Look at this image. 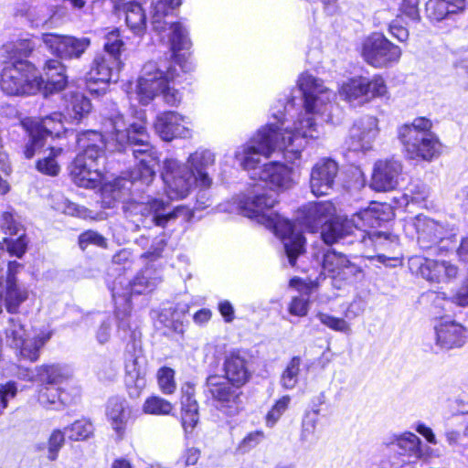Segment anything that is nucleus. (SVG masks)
<instances>
[{
  "label": "nucleus",
  "mask_w": 468,
  "mask_h": 468,
  "mask_svg": "<svg viewBox=\"0 0 468 468\" xmlns=\"http://www.w3.org/2000/svg\"><path fill=\"white\" fill-rule=\"evenodd\" d=\"M78 144L84 151L79 154L69 167L72 181L84 188H96L102 184L103 173L100 161L104 155L105 144L102 135L94 131L84 133L78 138Z\"/></svg>",
  "instance_id": "nucleus-4"
},
{
  "label": "nucleus",
  "mask_w": 468,
  "mask_h": 468,
  "mask_svg": "<svg viewBox=\"0 0 468 468\" xmlns=\"http://www.w3.org/2000/svg\"><path fill=\"white\" fill-rule=\"evenodd\" d=\"M365 100L366 102L375 98H388V90L384 78L375 75L371 79L365 77Z\"/></svg>",
  "instance_id": "nucleus-42"
},
{
  "label": "nucleus",
  "mask_w": 468,
  "mask_h": 468,
  "mask_svg": "<svg viewBox=\"0 0 468 468\" xmlns=\"http://www.w3.org/2000/svg\"><path fill=\"white\" fill-rule=\"evenodd\" d=\"M79 244L82 250H85L90 244L104 248L106 247V239L98 232L88 230L80 236Z\"/></svg>",
  "instance_id": "nucleus-59"
},
{
  "label": "nucleus",
  "mask_w": 468,
  "mask_h": 468,
  "mask_svg": "<svg viewBox=\"0 0 468 468\" xmlns=\"http://www.w3.org/2000/svg\"><path fill=\"white\" fill-rule=\"evenodd\" d=\"M467 9V0H428L425 5L427 18L431 22H441Z\"/></svg>",
  "instance_id": "nucleus-27"
},
{
  "label": "nucleus",
  "mask_w": 468,
  "mask_h": 468,
  "mask_svg": "<svg viewBox=\"0 0 468 468\" xmlns=\"http://www.w3.org/2000/svg\"><path fill=\"white\" fill-rule=\"evenodd\" d=\"M17 394V386L14 381L0 384V416L8 406L9 399H14Z\"/></svg>",
  "instance_id": "nucleus-56"
},
{
  "label": "nucleus",
  "mask_w": 468,
  "mask_h": 468,
  "mask_svg": "<svg viewBox=\"0 0 468 468\" xmlns=\"http://www.w3.org/2000/svg\"><path fill=\"white\" fill-rule=\"evenodd\" d=\"M181 4L182 0H156L152 5L153 27L159 33L168 31L167 37L175 57V64H180L178 52L187 50L191 43L187 31L181 23H167L164 18Z\"/></svg>",
  "instance_id": "nucleus-9"
},
{
  "label": "nucleus",
  "mask_w": 468,
  "mask_h": 468,
  "mask_svg": "<svg viewBox=\"0 0 468 468\" xmlns=\"http://www.w3.org/2000/svg\"><path fill=\"white\" fill-rule=\"evenodd\" d=\"M117 373V367L112 361L102 362L97 369V375L101 380H112Z\"/></svg>",
  "instance_id": "nucleus-63"
},
{
  "label": "nucleus",
  "mask_w": 468,
  "mask_h": 468,
  "mask_svg": "<svg viewBox=\"0 0 468 468\" xmlns=\"http://www.w3.org/2000/svg\"><path fill=\"white\" fill-rule=\"evenodd\" d=\"M158 385L165 394H172L176 390L175 371L170 367H162L157 373Z\"/></svg>",
  "instance_id": "nucleus-52"
},
{
  "label": "nucleus",
  "mask_w": 468,
  "mask_h": 468,
  "mask_svg": "<svg viewBox=\"0 0 468 468\" xmlns=\"http://www.w3.org/2000/svg\"><path fill=\"white\" fill-rule=\"evenodd\" d=\"M411 264L419 266L420 274L427 281L439 282L443 279L444 261L414 258L411 260Z\"/></svg>",
  "instance_id": "nucleus-38"
},
{
  "label": "nucleus",
  "mask_w": 468,
  "mask_h": 468,
  "mask_svg": "<svg viewBox=\"0 0 468 468\" xmlns=\"http://www.w3.org/2000/svg\"><path fill=\"white\" fill-rule=\"evenodd\" d=\"M0 88L7 95H33L40 91L42 77L31 62L13 57L2 69Z\"/></svg>",
  "instance_id": "nucleus-7"
},
{
  "label": "nucleus",
  "mask_w": 468,
  "mask_h": 468,
  "mask_svg": "<svg viewBox=\"0 0 468 468\" xmlns=\"http://www.w3.org/2000/svg\"><path fill=\"white\" fill-rule=\"evenodd\" d=\"M207 387L217 403V407L227 415H235L239 409V388L231 385L226 378L215 376L207 378Z\"/></svg>",
  "instance_id": "nucleus-14"
},
{
  "label": "nucleus",
  "mask_w": 468,
  "mask_h": 468,
  "mask_svg": "<svg viewBox=\"0 0 468 468\" xmlns=\"http://www.w3.org/2000/svg\"><path fill=\"white\" fill-rule=\"evenodd\" d=\"M23 264L10 261L7 266L5 286V306L8 313L16 314L20 305L28 299V289L19 283L17 274L23 270Z\"/></svg>",
  "instance_id": "nucleus-18"
},
{
  "label": "nucleus",
  "mask_w": 468,
  "mask_h": 468,
  "mask_svg": "<svg viewBox=\"0 0 468 468\" xmlns=\"http://www.w3.org/2000/svg\"><path fill=\"white\" fill-rule=\"evenodd\" d=\"M401 55V48L379 33L371 34L362 42V58L376 69L389 68L398 64Z\"/></svg>",
  "instance_id": "nucleus-11"
},
{
  "label": "nucleus",
  "mask_w": 468,
  "mask_h": 468,
  "mask_svg": "<svg viewBox=\"0 0 468 468\" xmlns=\"http://www.w3.org/2000/svg\"><path fill=\"white\" fill-rule=\"evenodd\" d=\"M145 368L142 358L130 356L125 361V385L131 398L140 396L146 386Z\"/></svg>",
  "instance_id": "nucleus-28"
},
{
  "label": "nucleus",
  "mask_w": 468,
  "mask_h": 468,
  "mask_svg": "<svg viewBox=\"0 0 468 468\" xmlns=\"http://www.w3.org/2000/svg\"><path fill=\"white\" fill-rule=\"evenodd\" d=\"M105 414L116 439L122 440L132 418V409L127 400L120 397L111 398L107 402Z\"/></svg>",
  "instance_id": "nucleus-25"
},
{
  "label": "nucleus",
  "mask_w": 468,
  "mask_h": 468,
  "mask_svg": "<svg viewBox=\"0 0 468 468\" xmlns=\"http://www.w3.org/2000/svg\"><path fill=\"white\" fill-rule=\"evenodd\" d=\"M348 260L349 259L341 252L327 250L323 253L322 267L324 271L327 272L334 280L337 271H341L342 267L347 263Z\"/></svg>",
  "instance_id": "nucleus-41"
},
{
  "label": "nucleus",
  "mask_w": 468,
  "mask_h": 468,
  "mask_svg": "<svg viewBox=\"0 0 468 468\" xmlns=\"http://www.w3.org/2000/svg\"><path fill=\"white\" fill-rule=\"evenodd\" d=\"M434 330L436 345L441 349L460 348L468 342V329L454 321L441 322Z\"/></svg>",
  "instance_id": "nucleus-24"
},
{
  "label": "nucleus",
  "mask_w": 468,
  "mask_h": 468,
  "mask_svg": "<svg viewBox=\"0 0 468 468\" xmlns=\"http://www.w3.org/2000/svg\"><path fill=\"white\" fill-rule=\"evenodd\" d=\"M65 431L69 440L79 441L90 438L93 435L94 428L90 420L81 419L66 427Z\"/></svg>",
  "instance_id": "nucleus-43"
},
{
  "label": "nucleus",
  "mask_w": 468,
  "mask_h": 468,
  "mask_svg": "<svg viewBox=\"0 0 468 468\" xmlns=\"http://www.w3.org/2000/svg\"><path fill=\"white\" fill-rule=\"evenodd\" d=\"M303 224L314 231L319 225L325 224L335 213L331 202H315L305 205L303 209Z\"/></svg>",
  "instance_id": "nucleus-29"
},
{
  "label": "nucleus",
  "mask_w": 468,
  "mask_h": 468,
  "mask_svg": "<svg viewBox=\"0 0 468 468\" xmlns=\"http://www.w3.org/2000/svg\"><path fill=\"white\" fill-rule=\"evenodd\" d=\"M290 403L291 397L289 395H284L280 398L267 413L266 425L268 427L274 426L283 413L288 410Z\"/></svg>",
  "instance_id": "nucleus-50"
},
{
  "label": "nucleus",
  "mask_w": 468,
  "mask_h": 468,
  "mask_svg": "<svg viewBox=\"0 0 468 468\" xmlns=\"http://www.w3.org/2000/svg\"><path fill=\"white\" fill-rule=\"evenodd\" d=\"M379 133L378 120L370 115L356 120L349 131L346 144L352 151H368Z\"/></svg>",
  "instance_id": "nucleus-15"
},
{
  "label": "nucleus",
  "mask_w": 468,
  "mask_h": 468,
  "mask_svg": "<svg viewBox=\"0 0 468 468\" xmlns=\"http://www.w3.org/2000/svg\"><path fill=\"white\" fill-rule=\"evenodd\" d=\"M4 242L6 245L7 251L12 256L22 258V256L26 253L27 239L24 234L20 235L16 239L5 238L4 239Z\"/></svg>",
  "instance_id": "nucleus-57"
},
{
  "label": "nucleus",
  "mask_w": 468,
  "mask_h": 468,
  "mask_svg": "<svg viewBox=\"0 0 468 468\" xmlns=\"http://www.w3.org/2000/svg\"><path fill=\"white\" fill-rule=\"evenodd\" d=\"M55 208L66 215L82 218H90V212L87 208L84 207H80L77 204L72 203L63 197L55 203Z\"/></svg>",
  "instance_id": "nucleus-51"
},
{
  "label": "nucleus",
  "mask_w": 468,
  "mask_h": 468,
  "mask_svg": "<svg viewBox=\"0 0 468 468\" xmlns=\"http://www.w3.org/2000/svg\"><path fill=\"white\" fill-rule=\"evenodd\" d=\"M37 399L47 409L58 410L62 405L59 389L54 386L43 384L38 390Z\"/></svg>",
  "instance_id": "nucleus-45"
},
{
  "label": "nucleus",
  "mask_w": 468,
  "mask_h": 468,
  "mask_svg": "<svg viewBox=\"0 0 468 468\" xmlns=\"http://www.w3.org/2000/svg\"><path fill=\"white\" fill-rule=\"evenodd\" d=\"M48 328H36L24 324L19 319L11 318L6 328V338L20 359L36 362L45 345L52 337Z\"/></svg>",
  "instance_id": "nucleus-8"
},
{
  "label": "nucleus",
  "mask_w": 468,
  "mask_h": 468,
  "mask_svg": "<svg viewBox=\"0 0 468 468\" xmlns=\"http://www.w3.org/2000/svg\"><path fill=\"white\" fill-rule=\"evenodd\" d=\"M0 227L9 235H16L19 232V224L14 218L10 212H4L0 219Z\"/></svg>",
  "instance_id": "nucleus-62"
},
{
  "label": "nucleus",
  "mask_w": 468,
  "mask_h": 468,
  "mask_svg": "<svg viewBox=\"0 0 468 468\" xmlns=\"http://www.w3.org/2000/svg\"><path fill=\"white\" fill-rule=\"evenodd\" d=\"M154 127L164 141L188 138L192 134L190 122L176 112H165L157 115Z\"/></svg>",
  "instance_id": "nucleus-19"
},
{
  "label": "nucleus",
  "mask_w": 468,
  "mask_h": 468,
  "mask_svg": "<svg viewBox=\"0 0 468 468\" xmlns=\"http://www.w3.org/2000/svg\"><path fill=\"white\" fill-rule=\"evenodd\" d=\"M46 81L42 79V91L45 95L59 91L67 83L64 66L57 59H49L44 67Z\"/></svg>",
  "instance_id": "nucleus-32"
},
{
  "label": "nucleus",
  "mask_w": 468,
  "mask_h": 468,
  "mask_svg": "<svg viewBox=\"0 0 468 468\" xmlns=\"http://www.w3.org/2000/svg\"><path fill=\"white\" fill-rule=\"evenodd\" d=\"M365 90V77L362 76L347 79L338 87L339 97L354 105L366 102Z\"/></svg>",
  "instance_id": "nucleus-34"
},
{
  "label": "nucleus",
  "mask_w": 468,
  "mask_h": 468,
  "mask_svg": "<svg viewBox=\"0 0 468 468\" xmlns=\"http://www.w3.org/2000/svg\"><path fill=\"white\" fill-rule=\"evenodd\" d=\"M125 13L127 27L135 34L142 35L146 27V17L141 4L126 2L122 7Z\"/></svg>",
  "instance_id": "nucleus-36"
},
{
  "label": "nucleus",
  "mask_w": 468,
  "mask_h": 468,
  "mask_svg": "<svg viewBox=\"0 0 468 468\" xmlns=\"http://www.w3.org/2000/svg\"><path fill=\"white\" fill-rule=\"evenodd\" d=\"M168 207L169 202L160 198H152L144 205V210L153 217V222L162 228L185 222L191 217L190 210L184 206H177L171 211Z\"/></svg>",
  "instance_id": "nucleus-21"
},
{
  "label": "nucleus",
  "mask_w": 468,
  "mask_h": 468,
  "mask_svg": "<svg viewBox=\"0 0 468 468\" xmlns=\"http://www.w3.org/2000/svg\"><path fill=\"white\" fill-rule=\"evenodd\" d=\"M318 414L319 410L316 409L303 416L299 440L304 448H313L319 440L317 432Z\"/></svg>",
  "instance_id": "nucleus-37"
},
{
  "label": "nucleus",
  "mask_w": 468,
  "mask_h": 468,
  "mask_svg": "<svg viewBox=\"0 0 468 468\" xmlns=\"http://www.w3.org/2000/svg\"><path fill=\"white\" fill-rule=\"evenodd\" d=\"M399 11L410 20H419V0H402Z\"/></svg>",
  "instance_id": "nucleus-61"
},
{
  "label": "nucleus",
  "mask_w": 468,
  "mask_h": 468,
  "mask_svg": "<svg viewBox=\"0 0 468 468\" xmlns=\"http://www.w3.org/2000/svg\"><path fill=\"white\" fill-rule=\"evenodd\" d=\"M22 124L30 137L24 151L25 156L28 159L32 158L36 152L44 146L46 136H59L65 131L60 112H54L40 121L27 119L23 121Z\"/></svg>",
  "instance_id": "nucleus-12"
},
{
  "label": "nucleus",
  "mask_w": 468,
  "mask_h": 468,
  "mask_svg": "<svg viewBox=\"0 0 468 468\" xmlns=\"http://www.w3.org/2000/svg\"><path fill=\"white\" fill-rule=\"evenodd\" d=\"M407 228H412L416 231L418 241L423 248H431L433 244L442 242L452 236L440 222L423 215L411 218Z\"/></svg>",
  "instance_id": "nucleus-17"
},
{
  "label": "nucleus",
  "mask_w": 468,
  "mask_h": 468,
  "mask_svg": "<svg viewBox=\"0 0 468 468\" xmlns=\"http://www.w3.org/2000/svg\"><path fill=\"white\" fill-rule=\"evenodd\" d=\"M190 168L176 159H165L161 172L165 194L170 200L188 196L197 178L205 180V153L196 152L188 160Z\"/></svg>",
  "instance_id": "nucleus-6"
},
{
  "label": "nucleus",
  "mask_w": 468,
  "mask_h": 468,
  "mask_svg": "<svg viewBox=\"0 0 468 468\" xmlns=\"http://www.w3.org/2000/svg\"><path fill=\"white\" fill-rule=\"evenodd\" d=\"M173 405L163 398L152 396L145 399L143 412L150 415H168L173 410Z\"/></svg>",
  "instance_id": "nucleus-46"
},
{
  "label": "nucleus",
  "mask_w": 468,
  "mask_h": 468,
  "mask_svg": "<svg viewBox=\"0 0 468 468\" xmlns=\"http://www.w3.org/2000/svg\"><path fill=\"white\" fill-rule=\"evenodd\" d=\"M288 311L294 316H305L309 311V299L302 295L292 297L289 303Z\"/></svg>",
  "instance_id": "nucleus-58"
},
{
  "label": "nucleus",
  "mask_w": 468,
  "mask_h": 468,
  "mask_svg": "<svg viewBox=\"0 0 468 468\" xmlns=\"http://www.w3.org/2000/svg\"><path fill=\"white\" fill-rule=\"evenodd\" d=\"M315 316L322 324L333 331L345 335L352 333L351 324L344 317H336L324 312H318Z\"/></svg>",
  "instance_id": "nucleus-44"
},
{
  "label": "nucleus",
  "mask_w": 468,
  "mask_h": 468,
  "mask_svg": "<svg viewBox=\"0 0 468 468\" xmlns=\"http://www.w3.org/2000/svg\"><path fill=\"white\" fill-rule=\"evenodd\" d=\"M64 118L80 122L91 110L90 100L82 93L70 91L64 95Z\"/></svg>",
  "instance_id": "nucleus-31"
},
{
  "label": "nucleus",
  "mask_w": 468,
  "mask_h": 468,
  "mask_svg": "<svg viewBox=\"0 0 468 468\" xmlns=\"http://www.w3.org/2000/svg\"><path fill=\"white\" fill-rule=\"evenodd\" d=\"M121 60L114 55L101 54L95 57L90 71L86 75L87 82L108 83L117 77Z\"/></svg>",
  "instance_id": "nucleus-26"
},
{
  "label": "nucleus",
  "mask_w": 468,
  "mask_h": 468,
  "mask_svg": "<svg viewBox=\"0 0 468 468\" xmlns=\"http://www.w3.org/2000/svg\"><path fill=\"white\" fill-rule=\"evenodd\" d=\"M42 41L51 53L61 58H79L90 47V40L88 37L77 38L71 36L57 34H43Z\"/></svg>",
  "instance_id": "nucleus-16"
},
{
  "label": "nucleus",
  "mask_w": 468,
  "mask_h": 468,
  "mask_svg": "<svg viewBox=\"0 0 468 468\" xmlns=\"http://www.w3.org/2000/svg\"><path fill=\"white\" fill-rule=\"evenodd\" d=\"M226 354V346L219 345L215 347L214 362L211 367L217 368L224 357V371L225 378L232 386L240 388L244 386L251 377V371L249 368V361L245 355L240 351L236 350L230 352L228 356Z\"/></svg>",
  "instance_id": "nucleus-13"
},
{
  "label": "nucleus",
  "mask_w": 468,
  "mask_h": 468,
  "mask_svg": "<svg viewBox=\"0 0 468 468\" xmlns=\"http://www.w3.org/2000/svg\"><path fill=\"white\" fill-rule=\"evenodd\" d=\"M431 127V120L418 117L399 128L398 136L407 159L431 162L441 154L442 144Z\"/></svg>",
  "instance_id": "nucleus-5"
},
{
  "label": "nucleus",
  "mask_w": 468,
  "mask_h": 468,
  "mask_svg": "<svg viewBox=\"0 0 468 468\" xmlns=\"http://www.w3.org/2000/svg\"><path fill=\"white\" fill-rule=\"evenodd\" d=\"M176 69L170 65L165 71L154 61L145 63L135 84L129 93L131 101H137L142 105H148L155 97L160 95L166 82L176 77Z\"/></svg>",
  "instance_id": "nucleus-10"
},
{
  "label": "nucleus",
  "mask_w": 468,
  "mask_h": 468,
  "mask_svg": "<svg viewBox=\"0 0 468 468\" xmlns=\"http://www.w3.org/2000/svg\"><path fill=\"white\" fill-rule=\"evenodd\" d=\"M402 164L399 160H379L375 164L372 176V187L377 191L395 189L402 175Z\"/></svg>",
  "instance_id": "nucleus-22"
},
{
  "label": "nucleus",
  "mask_w": 468,
  "mask_h": 468,
  "mask_svg": "<svg viewBox=\"0 0 468 468\" xmlns=\"http://www.w3.org/2000/svg\"><path fill=\"white\" fill-rule=\"evenodd\" d=\"M113 326V319L111 316H104L95 330V338L101 345L109 342Z\"/></svg>",
  "instance_id": "nucleus-55"
},
{
  "label": "nucleus",
  "mask_w": 468,
  "mask_h": 468,
  "mask_svg": "<svg viewBox=\"0 0 468 468\" xmlns=\"http://www.w3.org/2000/svg\"><path fill=\"white\" fill-rule=\"evenodd\" d=\"M36 372L37 381L48 386L61 384L71 375L68 367L60 365H42L36 367Z\"/></svg>",
  "instance_id": "nucleus-35"
},
{
  "label": "nucleus",
  "mask_w": 468,
  "mask_h": 468,
  "mask_svg": "<svg viewBox=\"0 0 468 468\" xmlns=\"http://www.w3.org/2000/svg\"><path fill=\"white\" fill-rule=\"evenodd\" d=\"M123 47V42L120 38L119 30H112L105 37L104 49L106 55H114L120 58V54Z\"/></svg>",
  "instance_id": "nucleus-54"
},
{
  "label": "nucleus",
  "mask_w": 468,
  "mask_h": 468,
  "mask_svg": "<svg viewBox=\"0 0 468 468\" xmlns=\"http://www.w3.org/2000/svg\"><path fill=\"white\" fill-rule=\"evenodd\" d=\"M65 444V432L59 429L51 431L47 442V458L54 462L58 457V452Z\"/></svg>",
  "instance_id": "nucleus-49"
},
{
  "label": "nucleus",
  "mask_w": 468,
  "mask_h": 468,
  "mask_svg": "<svg viewBox=\"0 0 468 468\" xmlns=\"http://www.w3.org/2000/svg\"><path fill=\"white\" fill-rule=\"evenodd\" d=\"M392 217L390 207L372 203L367 208L352 215L350 218H330L322 226L321 238L325 244L332 245L354 236L356 240L364 243L365 246H374L380 250L393 249L399 244L396 235L374 230Z\"/></svg>",
  "instance_id": "nucleus-3"
},
{
  "label": "nucleus",
  "mask_w": 468,
  "mask_h": 468,
  "mask_svg": "<svg viewBox=\"0 0 468 468\" xmlns=\"http://www.w3.org/2000/svg\"><path fill=\"white\" fill-rule=\"evenodd\" d=\"M302 358L299 356H293L282 371L280 378V385L287 390L296 388L299 382Z\"/></svg>",
  "instance_id": "nucleus-40"
},
{
  "label": "nucleus",
  "mask_w": 468,
  "mask_h": 468,
  "mask_svg": "<svg viewBox=\"0 0 468 468\" xmlns=\"http://www.w3.org/2000/svg\"><path fill=\"white\" fill-rule=\"evenodd\" d=\"M430 190L429 187L420 182H413L410 183V186L406 188L402 198L404 200L405 205H409L411 203H420L429 197Z\"/></svg>",
  "instance_id": "nucleus-48"
},
{
  "label": "nucleus",
  "mask_w": 468,
  "mask_h": 468,
  "mask_svg": "<svg viewBox=\"0 0 468 468\" xmlns=\"http://www.w3.org/2000/svg\"><path fill=\"white\" fill-rule=\"evenodd\" d=\"M364 278L363 269L350 260L345 264L334 278L335 286L338 289L346 285H354Z\"/></svg>",
  "instance_id": "nucleus-39"
},
{
  "label": "nucleus",
  "mask_w": 468,
  "mask_h": 468,
  "mask_svg": "<svg viewBox=\"0 0 468 468\" xmlns=\"http://www.w3.org/2000/svg\"><path fill=\"white\" fill-rule=\"evenodd\" d=\"M297 85L303 95V110L291 123L287 116L294 107V99L271 109L275 122L261 127L247 143L238 146L234 157L248 172L252 180H259L269 186L264 189L256 184L247 193L233 197V210L254 219L271 229L279 238L284 248L288 263L296 266L297 259L305 252V238L295 231L292 223L273 211L277 203L276 191L289 189L293 185L292 169L280 162L261 165V156L269 158L279 151L283 158L294 164L300 159L302 151L309 139H318L321 134L316 116L328 120L332 101L335 94L324 82L309 73L299 76Z\"/></svg>",
  "instance_id": "nucleus-1"
},
{
  "label": "nucleus",
  "mask_w": 468,
  "mask_h": 468,
  "mask_svg": "<svg viewBox=\"0 0 468 468\" xmlns=\"http://www.w3.org/2000/svg\"><path fill=\"white\" fill-rule=\"evenodd\" d=\"M137 113V121L127 122L122 114L110 120L112 139L117 144V149L122 151L129 148L136 165L130 172V179L116 178L112 183H105L101 186L102 202L108 207H112V202L122 199L133 184L139 182L149 186L155 176L159 155L148 142L145 112L140 111Z\"/></svg>",
  "instance_id": "nucleus-2"
},
{
  "label": "nucleus",
  "mask_w": 468,
  "mask_h": 468,
  "mask_svg": "<svg viewBox=\"0 0 468 468\" xmlns=\"http://www.w3.org/2000/svg\"><path fill=\"white\" fill-rule=\"evenodd\" d=\"M153 271L146 268L138 274L133 281L127 280L124 276H119L113 282L112 288V297H122L125 302L132 294H141L151 292L159 282L158 278L153 277Z\"/></svg>",
  "instance_id": "nucleus-20"
},
{
  "label": "nucleus",
  "mask_w": 468,
  "mask_h": 468,
  "mask_svg": "<svg viewBox=\"0 0 468 468\" xmlns=\"http://www.w3.org/2000/svg\"><path fill=\"white\" fill-rule=\"evenodd\" d=\"M159 322L164 324L165 327L173 332H183V322L181 320V314L177 312L165 310L159 315Z\"/></svg>",
  "instance_id": "nucleus-53"
},
{
  "label": "nucleus",
  "mask_w": 468,
  "mask_h": 468,
  "mask_svg": "<svg viewBox=\"0 0 468 468\" xmlns=\"http://www.w3.org/2000/svg\"><path fill=\"white\" fill-rule=\"evenodd\" d=\"M338 173L337 164L329 158L317 162L312 169L310 186L315 196L327 195L335 185Z\"/></svg>",
  "instance_id": "nucleus-23"
},
{
  "label": "nucleus",
  "mask_w": 468,
  "mask_h": 468,
  "mask_svg": "<svg viewBox=\"0 0 468 468\" xmlns=\"http://www.w3.org/2000/svg\"><path fill=\"white\" fill-rule=\"evenodd\" d=\"M384 444L396 446L400 454L409 457H422L424 455L421 440L413 432L405 431L399 434H391L385 438Z\"/></svg>",
  "instance_id": "nucleus-30"
},
{
  "label": "nucleus",
  "mask_w": 468,
  "mask_h": 468,
  "mask_svg": "<svg viewBox=\"0 0 468 468\" xmlns=\"http://www.w3.org/2000/svg\"><path fill=\"white\" fill-rule=\"evenodd\" d=\"M366 309V303L362 298L356 297L350 302L344 312V318L348 322L362 315Z\"/></svg>",
  "instance_id": "nucleus-60"
},
{
  "label": "nucleus",
  "mask_w": 468,
  "mask_h": 468,
  "mask_svg": "<svg viewBox=\"0 0 468 468\" xmlns=\"http://www.w3.org/2000/svg\"><path fill=\"white\" fill-rule=\"evenodd\" d=\"M62 153V148H50L48 156L40 159L37 163V169L42 174L55 176L58 175L60 167L56 158Z\"/></svg>",
  "instance_id": "nucleus-47"
},
{
  "label": "nucleus",
  "mask_w": 468,
  "mask_h": 468,
  "mask_svg": "<svg viewBox=\"0 0 468 468\" xmlns=\"http://www.w3.org/2000/svg\"><path fill=\"white\" fill-rule=\"evenodd\" d=\"M456 404L457 410L453 413L455 415H461L463 417L462 421L463 422V435L468 437V404L460 399L453 400Z\"/></svg>",
  "instance_id": "nucleus-64"
},
{
  "label": "nucleus",
  "mask_w": 468,
  "mask_h": 468,
  "mask_svg": "<svg viewBox=\"0 0 468 468\" xmlns=\"http://www.w3.org/2000/svg\"><path fill=\"white\" fill-rule=\"evenodd\" d=\"M182 424L186 432L191 431L198 421V406L194 399L195 388L190 383L182 387Z\"/></svg>",
  "instance_id": "nucleus-33"
}]
</instances>
